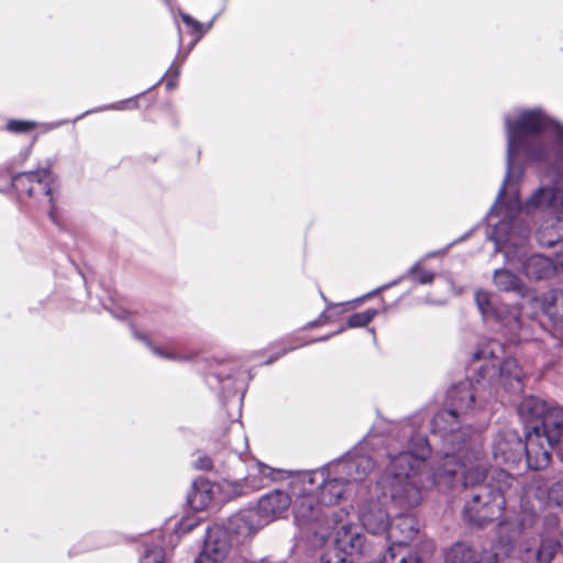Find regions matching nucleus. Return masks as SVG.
Segmentation results:
<instances>
[{
	"instance_id": "obj_20",
	"label": "nucleus",
	"mask_w": 563,
	"mask_h": 563,
	"mask_svg": "<svg viewBox=\"0 0 563 563\" xmlns=\"http://www.w3.org/2000/svg\"><path fill=\"white\" fill-rule=\"evenodd\" d=\"M560 299H563V291L553 290L544 295L542 300V309L544 313L552 320L555 325L562 311L561 303H559Z\"/></svg>"
},
{
	"instance_id": "obj_36",
	"label": "nucleus",
	"mask_w": 563,
	"mask_h": 563,
	"mask_svg": "<svg viewBox=\"0 0 563 563\" xmlns=\"http://www.w3.org/2000/svg\"><path fill=\"white\" fill-rule=\"evenodd\" d=\"M559 545H560V548L563 550V533H562V538H561V540H560V542H559Z\"/></svg>"
},
{
	"instance_id": "obj_12",
	"label": "nucleus",
	"mask_w": 563,
	"mask_h": 563,
	"mask_svg": "<svg viewBox=\"0 0 563 563\" xmlns=\"http://www.w3.org/2000/svg\"><path fill=\"white\" fill-rule=\"evenodd\" d=\"M316 472H324V481L321 482L320 476H317L312 490L316 492L324 506L338 504L347 492L349 483L345 482L342 475L333 474L332 464Z\"/></svg>"
},
{
	"instance_id": "obj_19",
	"label": "nucleus",
	"mask_w": 563,
	"mask_h": 563,
	"mask_svg": "<svg viewBox=\"0 0 563 563\" xmlns=\"http://www.w3.org/2000/svg\"><path fill=\"white\" fill-rule=\"evenodd\" d=\"M494 284L505 292H515L520 297H525L528 289L521 279L508 269L500 268L494 272Z\"/></svg>"
},
{
	"instance_id": "obj_22",
	"label": "nucleus",
	"mask_w": 563,
	"mask_h": 563,
	"mask_svg": "<svg viewBox=\"0 0 563 563\" xmlns=\"http://www.w3.org/2000/svg\"><path fill=\"white\" fill-rule=\"evenodd\" d=\"M189 501L196 509H205L211 501V495L208 488L196 487L191 494Z\"/></svg>"
},
{
	"instance_id": "obj_15",
	"label": "nucleus",
	"mask_w": 563,
	"mask_h": 563,
	"mask_svg": "<svg viewBox=\"0 0 563 563\" xmlns=\"http://www.w3.org/2000/svg\"><path fill=\"white\" fill-rule=\"evenodd\" d=\"M418 530L415 520L407 516L398 517L394 523L388 527V540L390 542L386 554L390 560H395L396 555L415 539Z\"/></svg>"
},
{
	"instance_id": "obj_26",
	"label": "nucleus",
	"mask_w": 563,
	"mask_h": 563,
	"mask_svg": "<svg viewBox=\"0 0 563 563\" xmlns=\"http://www.w3.org/2000/svg\"><path fill=\"white\" fill-rule=\"evenodd\" d=\"M164 561L165 552L161 547L147 549L145 554L141 559V563H164Z\"/></svg>"
},
{
	"instance_id": "obj_13",
	"label": "nucleus",
	"mask_w": 563,
	"mask_h": 563,
	"mask_svg": "<svg viewBox=\"0 0 563 563\" xmlns=\"http://www.w3.org/2000/svg\"><path fill=\"white\" fill-rule=\"evenodd\" d=\"M331 464L333 474L342 475L349 485L363 481L374 470L371 456L356 453Z\"/></svg>"
},
{
	"instance_id": "obj_8",
	"label": "nucleus",
	"mask_w": 563,
	"mask_h": 563,
	"mask_svg": "<svg viewBox=\"0 0 563 563\" xmlns=\"http://www.w3.org/2000/svg\"><path fill=\"white\" fill-rule=\"evenodd\" d=\"M527 419H540L541 424H536L532 430L527 432L523 442V461L528 468L538 471L547 467L551 461V451L555 448L554 442H550L544 428V416H532L531 413H520Z\"/></svg>"
},
{
	"instance_id": "obj_5",
	"label": "nucleus",
	"mask_w": 563,
	"mask_h": 563,
	"mask_svg": "<svg viewBox=\"0 0 563 563\" xmlns=\"http://www.w3.org/2000/svg\"><path fill=\"white\" fill-rule=\"evenodd\" d=\"M317 476H320L321 482L324 481V472H302L291 479L290 489L295 497L294 518L300 529H307L309 532L324 538L318 526L322 520L325 506L312 490Z\"/></svg>"
},
{
	"instance_id": "obj_38",
	"label": "nucleus",
	"mask_w": 563,
	"mask_h": 563,
	"mask_svg": "<svg viewBox=\"0 0 563 563\" xmlns=\"http://www.w3.org/2000/svg\"><path fill=\"white\" fill-rule=\"evenodd\" d=\"M431 549H432L431 544H428V545H427V552H428V553H429V552H431Z\"/></svg>"
},
{
	"instance_id": "obj_2",
	"label": "nucleus",
	"mask_w": 563,
	"mask_h": 563,
	"mask_svg": "<svg viewBox=\"0 0 563 563\" xmlns=\"http://www.w3.org/2000/svg\"><path fill=\"white\" fill-rule=\"evenodd\" d=\"M507 181L508 179L505 178L497 200L488 214L489 218L494 214L503 216V219L494 225L490 239L496 244V251L504 252L508 262L515 258L522 261L523 272L528 278L549 279L563 271V251L556 254L554 261L541 254H533L523 261L522 250L528 242L530 229L517 218V214L521 210L531 213L542 209L560 222L563 219V188L558 185L541 186L523 205L517 189H514L509 201L504 202Z\"/></svg>"
},
{
	"instance_id": "obj_23",
	"label": "nucleus",
	"mask_w": 563,
	"mask_h": 563,
	"mask_svg": "<svg viewBox=\"0 0 563 563\" xmlns=\"http://www.w3.org/2000/svg\"><path fill=\"white\" fill-rule=\"evenodd\" d=\"M375 316H376L375 309H367L365 311L354 313L349 318L347 327L349 328L364 327L367 323H369Z\"/></svg>"
},
{
	"instance_id": "obj_1",
	"label": "nucleus",
	"mask_w": 563,
	"mask_h": 563,
	"mask_svg": "<svg viewBox=\"0 0 563 563\" xmlns=\"http://www.w3.org/2000/svg\"><path fill=\"white\" fill-rule=\"evenodd\" d=\"M429 455L430 445L423 435L413 437L410 440L409 450L389 454V463L386 466L382 485L385 494H389L390 500L397 508L408 511L417 507L422 500V489L433 485L438 475L440 477H457L464 486H476L464 507V516L470 522L482 526L503 515L507 500L512 490H516L514 484L517 482L507 471L495 470L488 482L479 484L487 472L486 460L482 453L485 471L481 478L472 484L466 483L463 470L459 467L464 462L466 468H470L472 454H467L465 457L445 452L437 474L428 468L426 460Z\"/></svg>"
},
{
	"instance_id": "obj_37",
	"label": "nucleus",
	"mask_w": 563,
	"mask_h": 563,
	"mask_svg": "<svg viewBox=\"0 0 563 563\" xmlns=\"http://www.w3.org/2000/svg\"><path fill=\"white\" fill-rule=\"evenodd\" d=\"M294 349H295V346L288 349V351L294 350ZM286 352H287V350H283V352L279 355H284V354H286Z\"/></svg>"
},
{
	"instance_id": "obj_24",
	"label": "nucleus",
	"mask_w": 563,
	"mask_h": 563,
	"mask_svg": "<svg viewBox=\"0 0 563 563\" xmlns=\"http://www.w3.org/2000/svg\"><path fill=\"white\" fill-rule=\"evenodd\" d=\"M539 243L543 246H553L561 238L562 233L555 229L553 232L548 231V228H541L537 232Z\"/></svg>"
},
{
	"instance_id": "obj_32",
	"label": "nucleus",
	"mask_w": 563,
	"mask_h": 563,
	"mask_svg": "<svg viewBox=\"0 0 563 563\" xmlns=\"http://www.w3.org/2000/svg\"><path fill=\"white\" fill-rule=\"evenodd\" d=\"M181 19H183L185 24H187L188 26L194 27L195 31H197V32L201 31V24L198 21H196L195 19H192L190 15L183 14Z\"/></svg>"
},
{
	"instance_id": "obj_27",
	"label": "nucleus",
	"mask_w": 563,
	"mask_h": 563,
	"mask_svg": "<svg viewBox=\"0 0 563 563\" xmlns=\"http://www.w3.org/2000/svg\"><path fill=\"white\" fill-rule=\"evenodd\" d=\"M475 299L483 316H486L492 311L490 297L488 292L479 290L476 292Z\"/></svg>"
},
{
	"instance_id": "obj_21",
	"label": "nucleus",
	"mask_w": 563,
	"mask_h": 563,
	"mask_svg": "<svg viewBox=\"0 0 563 563\" xmlns=\"http://www.w3.org/2000/svg\"><path fill=\"white\" fill-rule=\"evenodd\" d=\"M556 544L551 539H542L541 544L536 553L538 563H550L555 554Z\"/></svg>"
},
{
	"instance_id": "obj_9",
	"label": "nucleus",
	"mask_w": 563,
	"mask_h": 563,
	"mask_svg": "<svg viewBox=\"0 0 563 563\" xmlns=\"http://www.w3.org/2000/svg\"><path fill=\"white\" fill-rule=\"evenodd\" d=\"M544 416V428L550 442L563 453V408L549 406L545 401L536 398H525L519 406V413Z\"/></svg>"
},
{
	"instance_id": "obj_16",
	"label": "nucleus",
	"mask_w": 563,
	"mask_h": 563,
	"mask_svg": "<svg viewBox=\"0 0 563 563\" xmlns=\"http://www.w3.org/2000/svg\"><path fill=\"white\" fill-rule=\"evenodd\" d=\"M291 504L290 496L283 490H274L263 496L257 504V514L265 522L279 518Z\"/></svg>"
},
{
	"instance_id": "obj_4",
	"label": "nucleus",
	"mask_w": 563,
	"mask_h": 563,
	"mask_svg": "<svg viewBox=\"0 0 563 563\" xmlns=\"http://www.w3.org/2000/svg\"><path fill=\"white\" fill-rule=\"evenodd\" d=\"M507 129V174L509 179L511 166L517 155H523L531 161H542L549 157L548 150L540 143L539 133L553 129L555 145L563 157V126L551 122L539 110L521 111L516 121L505 118Z\"/></svg>"
},
{
	"instance_id": "obj_17",
	"label": "nucleus",
	"mask_w": 563,
	"mask_h": 563,
	"mask_svg": "<svg viewBox=\"0 0 563 563\" xmlns=\"http://www.w3.org/2000/svg\"><path fill=\"white\" fill-rule=\"evenodd\" d=\"M445 563H497L492 551H478L464 542L455 543L446 553Z\"/></svg>"
},
{
	"instance_id": "obj_29",
	"label": "nucleus",
	"mask_w": 563,
	"mask_h": 563,
	"mask_svg": "<svg viewBox=\"0 0 563 563\" xmlns=\"http://www.w3.org/2000/svg\"><path fill=\"white\" fill-rule=\"evenodd\" d=\"M151 346V350L153 351V353L157 356H161V357H165V358H168V360H173V361H179V360H184V357L174 352V351H170L166 347H158V346Z\"/></svg>"
},
{
	"instance_id": "obj_6",
	"label": "nucleus",
	"mask_w": 563,
	"mask_h": 563,
	"mask_svg": "<svg viewBox=\"0 0 563 563\" xmlns=\"http://www.w3.org/2000/svg\"><path fill=\"white\" fill-rule=\"evenodd\" d=\"M334 549L322 555V563H355L361 555H371L365 536L358 526L341 521L335 526Z\"/></svg>"
},
{
	"instance_id": "obj_34",
	"label": "nucleus",
	"mask_w": 563,
	"mask_h": 563,
	"mask_svg": "<svg viewBox=\"0 0 563 563\" xmlns=\"http://www.w3.org/2000/svg\"><path fill=\"white\" fill-rule=\"evenodd\" d=\"M559 492H563V484L558 483L556 485H554L550 492V497L552 499H555V494Z\"/></svg>"
},
{
	"instance_id": "obj_35",
	"label": "nucleus",
	"mask_w": 563,
	"mask_h": 563,
	"mask_svg": "<svg viewBox=\"0 0 563 563\" xmlns=\"http://www.w3.org/2000/svg\"><path fill=\"white\" fill-rule=\"evenodd\" d=\"M559 303H561V313H560V317L558 319V323L556 325H561L563 324V299H560Z\"/></svg>"
},
{
	"instance_id": "obj_7",
	"label": "nucleus",
	"mask_w": 563,
	"mask_h": 563,
	"mask_svg": "<svg viewBox=\"0 0 563 563\" xmlns=\"http://www.w3.org/2000/svg\"><path fill=\"white\" fill-rule=\"evenodd\" d=\"M503 345L495 341H488L482 349L474 354V360H490L492 365L481 367L479 375L482 378L485 376L494 377L498 372L499 377L504 384L515 390L521 389L522 371L518 365L516 358L507 357L501 363H498L499 355L503 354Z\"/></svg>"
},
{
	"instance_id": "obj_14",
	"label": "nucleus",
	"mask_w": 563,
	"mask_h": 563,
	"mask_svg": "<svg viewBox=\"0 0 563 563\" xmlns=\"http://www.w3.org/2000/svg\"><path fill=\"white\" fill-rule=\"evenodd\" d=\"M230 551L229 534L222 527L207 531L205 547L195 563H221Z\"/></svg>"
},
{
	"instance_id": "obj_25",
	"label": "nucleus",
	"mask_w": 563,
	"mask_h": 563,
	"mask_svg": "<svg viewBox=\"0 0 563 563\" xmlns=\"http://www.w3.org/2000/svg\"><path fill=\"white\" fill-rule=\"evenodd\" d=\"M409 274L419 283V284H431L434 279V274L429 271H423L420 267V264H415L410 271Z\"/></svg>"
},
{
	"instance_id": "obj_28",
	"label": "nucleus",
	"mask_w": 563,
	"mask_h": 563,
	"mask_svg": "<svg viewBox=\"0 0 563 563\" xmlns=\"http://www.w3.org/2000/svg\"><path fill=\"white\" fill-rule=\"evenodd\" d=\"M36 126L34 121H10L8 123V130L15 133L26 132Z\"/></svg>"
},
{
	"instance_id": "obj_3",
	"label": "nucleus",
	"mask_w": 563,
	"mask_h": 563,
	"mask_svg": "<svg viewBox=\"0 0 563 563\" xmlns=\"http://www.w3.org/2000/svg\"><path fill=\"white\" fill-rule=\"evenodd\" d=\"M475 387L471 380H464L454 385L448 391V408L439 411L432 419V433L443 441L445 452L455 456L472 454V465L466 468L463 462L459 466L463 470L466 483L477 482L485 471L482 459V441L479 433L470 427H463L462 421L474 409Z\"/></svg>"
},
{
	"instance_id": "obj_18",
	"label": "nucleus",
	"mask_w": 563,
	"mask_h": 563,
	"mask_svg": "<svg viewBox=\"0 0 563 563\" xmlns=\"http://www.w3.org/2000/svg\"><path fill=\"white\" fill-rule=\"evenodd\" d=\"M361 520L364 528L373 534L385 532L389 527L388 514L378 501H368L364 506Z\"/></svg>"
},
{
	"instance_id": "obj_31",
	"label": "nucleus",
	"mask_w": 563,
	"mask_h": 563,
	"mask_svg": "<svg viewBox=\"0 0 563 563\" xmlns=\"http://www.w3.org/2000/svg\"><path fill=\"white\" fill-rule=\"evenodd\" d=\"M195 466L199 470H210L212 467V461L208 456H201L195 462Z\"/></svg>"
},
{
	"instance_id": "obj_10",
	"label": "nucleus",
	"mask_w": 563,
	"mask_h": 563,
	"mask_svg": "<svg viewBox=\"0 0 563 563\" xmlns=\"http://www.w3.org/2000/svg\"><path fill=\"white\" fill-rule=\"evenodd\" d=\"M11 183L18 191L26 192L29 197H36L40 195L49 197L52 207L48 214L52 221L57 223L52 194L55 177L48 168L18 174L12 177Z\"/></svg>"
},
{
	"instance_id": "obj_11",
	"label": "nucleus",
	"mask_w": 563,
	"mask_h": 563,
	"mask_svg": "<svg viewBox=\"0 0 563 563\" xmlns=\"http://www.w3.org/2000/svg\"><path fill=\"white\" fill-rule=\"evenodd\" d=\"M493 456L498 464L510 468L523 462V442L515 430L499 432L493 443Z\"/></svg>"
},
{
	"instance_id": "obj_33",
	"label": "nucleus",
	"mask_w": 563,
	"mask_h": 563,
	"mask_svg": "<svg viewBox=\"0 0 563 563\" xmlns=\"http://www.w3.org/2000/svg\"><path fill=\"white\" fill-rule=\"evenodd\" d=\"M422 560L420 556L401 555L399 563H419Z\"/></svg>"
},
{
	"instance_id": "obj_30",
	"label": "nucleus",
	"mask_w": 563,
	"mask_h": 563,
	"mask_svg": "<svg viewBox=\"0 0 563 563\" xmlns=\"http://www.w3.org/2000/svg\"><path fill=\"white\" fill-rule=\"evenodd\" d=\"M257 473L263 476L264 478H269V479H274V473H275V470H273L272 467L263 464V463H258L257 466Z\"/></svg>"
}]
</instances>
